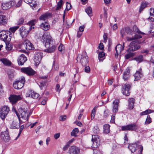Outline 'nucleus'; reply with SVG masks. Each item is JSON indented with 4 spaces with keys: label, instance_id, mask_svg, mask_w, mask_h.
<instances>
[{
    "label": "nucleus",
    "instance_id": "cd10ccee",
    "mask_svg": "<svg viewBox=\"0 0 154 154\" xmlns=\"http://www.w3.org/2000/svg\"><path fill=\"white\" fill-rule=\"evenodd\" d=\"M110 125L108 124H105L103 126V132L105 134H108L110 132Z\"/></svg>",
    "mask_w": 154,
    "mask_h": 154
},
{
    "label": "nucleus",
    "instance_id": "c756f323",
    "mask_svg": "<svg viewBox=\"0 0 154 154\" xmlns=\"http://www.w3.org/2000/svg\"><path fill=\"white\" fill-rule=\"evenodd\" d=\"M20 127V124L17 121H14L11 125V128H18Z\"/></svg>",
    "mask_w": 154,
    "mask_h": 154
},
{
    "label": "nucleus",
    "instance_id": "864d4df0",
    "mask_svg": "<svg viewBox=\"0 0 154 154\" xmlns=\"http://www.w3.org/2000/svg\"><path fill=\"white\" fill-rule=\"evenodd\" d=\"M133 37L134 40H136L142 38V36L140 35L137 34H135Z\"/></svg>",
    "mask_w": 154,
    "mask_h": 154
},
{
    "label": "nucleus",
    "instance_id": "2eb2a0df",
    "mask_svg": "<svg viewBox=\"0 0 154 154\" xmlns=\"http://www.w3.org/2000/svg\"><path fill=\"white\" fill-rule=\"evenodd\" d=\"M21 98V96L20 95H11L9 98L10 102H11L12 104L15 103L18 100H20Z\"/></svg>",
    "mask_w": 154,
    "mask_h": 154
},
{
    "label": "nucleus",
    "instance_id": "a19ab883",
    "mask_svg": "<svg viewBox=\"0 0 154 154\" xmlns=\"http://www.w3.org/2000/svg\"><path fill=\"white\" fill-rule=\"evenodd\" d=\"M105 54L103 52H100L98 54V59L100 61H102L104 59L103 58L104 57Z\"/></svg>",
    "mask_w": 154,
    "mask_h": 154
},
{
    "label": "nucleus",
    "instance_id": "4c0bfd02",
    "mask_svg": "<svg viewBox=\"0 0 154 154\" xmlns=\"http://www.w3.org/2000/svg\"><path fill=\"white\" fill-rule=\"evenodd\" d=\"M85 11L87 14L90 17L92 16V8L91 7L89 6L87 8L85 9Z\"/></svg>",
    "mask_w": 154,
    "mask_h": 154
},
{
    "label": "nucleus",
    "instance_id": "774afa93",
    "mask_svg": "<svg viewBox=\"0 0 154 154\" xmlns=\"http://www.w3.org/2000/svg\"><path fill=\"white\" fill-rule=\"evenodd\" d=\"M150 11H151L150 13V15L151 16L154 17V9L151 8H150Z\"/></svg>",
    "mask_w": 154,
    "mask_h": 154
},
{
    "label": "nucleus",
    "instance_id": "c85d7f7f",
    "mask_svg": "<svg viewBox=\"0 0 154 154\" xmlns=\"http://www.w3.org/2000/svg\"><path fill=\"white\" fill-rule=\"evenodd\" d=\"M11 38L9 35V38L7 40V42H5L6 44V48L7 50L8 51L11 50L12 49V47L11 46V44L9 43V42L11 41Z\"/></svg>",
    "mask_w": 154,
    "mask_h": 154
},
{
    "label": "nucleus",
    "instance_id": "1a4fd4ad",
    "mask_svg": "<svg viewBox=\"0 0 154 154\" xmlns=\"http://www.w3.org/2000/svg\"><path fill=\"white\" fill-rule=\"evenodd\" d=\"M43 57V53L41 52L36 53L34 57V61L35 66L38 65L40 63L41 60Z\"/></svg>",
    "mask_w": 154,
    "mask_h": 154
},
{
    "label": "nucleus",
    "instance_id": "a878e982",
    "mask_svg": "<svg viewBox=\"0 0 154 154\" xmlns=\"http://www.w3.org/2000/svg\"><path fill=\"white\" fill-rule=\"evenodd\" d=\"M134 99L133 98H129L128 100V108L129 109H132L134 107Z\"/></svg>",
    "mask_w": 154,
    "mask_h": 154
},
{
    "label": "nucleus",
    "instance_id": "49530a36",
    "mask_svg": "<svg viewBox=\"0 0 154 154\" xmlns=\"http://www.w3.org/2000/svg\"><path fill=\"white\" fill-rule=\"evenodd\" d=\"M151 122V119L150 117V116L149 115L147 116L146 121L145 122V124L146 125H148Z\"/></svg>",
    "mask_w": 154,
    "mask_h": 154
},
{
    "label": "nucleus",
    "instance_id": "ddd939ff",
    "mask_svg": "<svg viewBox=\"0 0 154 154\" xmlns=\"http://www.w3.org/2000/svg\"><path fill=\"white\" fill-rule=\"evenodd\" d=\"M1 139L5 142H8L10 140V137L9 133L7 131L2 132L1 133Z\"/></svg>",
    "mask_w": 154,
    "mask_h": 154
},
{
    "label": "nucleus",
    "instance_id": "09e8293b",
    "mask_svg": "<svg viewBox=\"0 0 154 154\" xmlns=\"http://www.w3.org/2000/svg\"><path fill=\"white\" fill-rule=\"evenodd\" d=\"M19 26H17L15 27H11L10 28L9 30L13 33H14L19 28Z\"/></svg>",
    "mask_w": 154,
    "mask_h": 154
},
{
    "label": "nucleus",
    "instance_id": "f03ea898",
    "mask_svg": "<svg viewBox=\"0 0 154 154\" xmlns=\"http://www.w3.org/2000/svg\"><path fill=\"white\" fill-rule=\"evenodd\" d=\"M20 48L22 51H25L26 50H30L34 48L33 45L27 39L24 40L20 45Z\"/></svg>",
    "mask_w": 154,
    "mask_h": 154
},
{
    "label": "nucleus",
    "instance_id": "9d476101",
    "mask_svg": "<svg viewBox=\"0 0 154 154\" xmlns=\"http://www.w3.org/2000/svg\"><path fill=\"white\" fill-rule=\"evenodd\" d=\"M10 35L11 34L10 31H2L0 32V39H2L5 42L7 41L8 38V35L7 34Z\"/></svg>",
    "mask_w": 154,
    "mask_h": 154
},
{
    "label": "nucleus",
    "instance_id": "8fccbe9b",
    "mask_svg": "<svg viewBox=\"0 0 154 154\" xmlns=\"http://www.w3.org/2000/svg\"><path fill=\"white\" fill-rule=\"evenodd\" d=\"M95 108H94L91 111V120H92L94 118V116L95 114Z\"/></svg>",
    "mask_w": 154,
    "mask_h": 154
},
{
    "label": "nucleus",
    "instance_id": "6e6d98bb",
    "mask_svg": "<svg viewBox=\"0 0 154 154\" xmlns=\"http://www.w3.org/2000/svg\"><path fill=\"white\" fill-rule=\"evenodd\" d=\"M24 22V19L23 18L20 19L17 22V24L20 25L22 24Z\"/></svg>",
    "mask_w": 154,
    "mask_h": 154
},
{
    "label": "nucleus",
    "instance_id": "2f4dec72",
    "mask_svg": "<svg viewBox=\"0 0 154 154\" xmlns=\"http://www.w3.org/2000/svg\"><path fill=\"white\" fill-rule=\"evenodd\" d=\"M130 77L129 71L128 69L123 73V78L125 81H127Z\"/></svg>",
    "mask_w": 154,
    "mask_h": 154
},
{
    "label": "nucleus",
    "instance_id": "603ef678",
    "mask_svg": "<svg viewBox=\"0 0 154 154\" xmlns=\"http://www.w3.org/2000/svg\"><path fill=\"white\" fill-rule=\"evenodd\" d=\"M58 49L60 51H62L64 49V46L62 44H60L58 47Z\"/></svg>",
    "mask_w": 154,
    "mask_h": 154
},
{
    "label": "nucleus",
    "instance_id": "393cba45",
    "mask_svg": "<svg viewBox=\"0 0 154 154\" xmlns=\"http://www.w3.org/2000/svg\"><path fill=\"white\" fill-rule=\"evenodd\" d=\"M119 102L118 100H115L113 102V106L112 109V111L113 112H118V106L119 105Z\"/></svg>",
    "mask_w": 154,
    "mask_h": 154
},
{
    "label": "nucleus",
    "instance_id": "de8ad7c7",
    "mask_svg": "<svg viewBox=\"0 0 154 154\" xmlns=\"http://www.w3.org/2000/svg\"><path fill=\"white\" fill-rule=\"evenodd\" d=\"M126 32L125 27L122 29L120 30L122 38L124 36L125 33Z\"/></svg>",
    "mask_w": 154,
    "mask_h": 154
},
{
    "label": "nucleus",
    "instance_id": "e433bc0d",
    "mask_svg": "<svg viewBox=\"0 0 154 154\" xmlns=\"http://www.w3.org/2000/svg\"><path fill=\"white\" fill-rule=\"evenodd\" d=\"M128 53L125 55V59H128L134 56L135 55V53Z\"/></svg>",
    "mask_w": 154,
    "mask_h": 154
},
{
    "label": "nucleus",
    "instance_id": "c03bdc74",
    "mask_svg": "<svg viewBox=\"0 0 154 154\" xmlns=\"http://www.w3.org/2000/svg\"><path fill=\"white\" fill-rule=\"evenodd\" d=\"M63 1L60 0V2L57 3V7L56 8V10H58L61 8L62 5Z\"/></svg>",
    "mask_w": 154,
    "mask_h": 154
},
{
    "label": "nucleus",
    "instance_id": "20e7f679",
    "mask_svg": "<svg viewBox=\"0 0 154 154\" xmlns=\"http://www.w3.org/2000/svg\"><path fill=\"white\" fill-rule=\"evenodd\" d=\"M25 82V78L21 77L20 79L16 81L13 83V85L14 88L16 89H19L21 88L24 86Z\"/></svg>",
    "mask_w": 154,
    "mask_h": 154
},
{
    "label": "nucleus",
    "instance_id": "c9c22d12",
    "mask_svg": "<svg viewBox=\"0 0 154 154\" xmlns=\"http://www.w3.org/2000/svg\"><path fill=\"white\" fill-rule=\"evenodd\" d=\"M79 132V129L77 128H75L74 129L71 133V135L72 136H73L75 137L77 136L76 134L78 133Z\"/></svg>",
    "mask_w": 154,
    "mask_h": 154
},
{
    "label": "nucleus",
    "instance_id": "6e6552de",
    "mask_svg": "<svg viewBox=\"0 0 154 154\" xmlns=\"http://www.w3.org/2000/svg\"><path fill=\"white\" fill-rule=\"evenodd\" d=\"M21 71L29 76H32L35 73V71L30 67H23L20 69Z\"/></svg>",
    "mask_w": 154,
    "mask_h": 154
},
{
    "label": "nucleus",
    "instance_id": "6ab92c4d",
    "mask_svg": "<svg viewBox=\"0 0 154 154\" xmlns=\"http://www.w3.org/2000/svg\"><path fill=\"white\" fill-rule=\"evenodd\" d=\"M134 81H138L143 76V74L142 73V69L140 68L139 70L137 71L134 74Z\"/></svg>",
    "mask_w": 154,
    "mask_h": 154
},
{
    "label": "nucleus",
    "instance_id": "412c9836",
    "mask_svg": "<svg viewBox=\"0 0 154 154\" xmlns=\"http://www.w3.org/2000/svg\"><path fill=\"white\" fill-rule=\"evenodd\" d=\"M8 19L6 16L0 15V25H5L7 23Z\"/></svg>",
    "mask_w": 154,
    "mask_h": 154
},
{
    "label": "nucleus",
    "instance_id": "39448f33",
    "mask_svg": "<svg viewBox=\"0 0 154 154\" xmlns=\"http://www.w3.org/2000/svg\"><path fill=\"white\" fill-rule=\"evenodd\" d=\"M32 29L31 26H22L19 29L20 34L22 38H25Z\"/></svg>",
    "mask_w": 154,
    "mask_h": 154
},
{
    "label": "nucleus",
    "instance_id": "0e129e2a",
    "mask_svg": "<svg viewBox=\"0 0 154 154\" xmlns=\"http://www.w3.org/2000/svg\"><path fill=\"white\" fill-rule=\"evenodd\" d=\"M60 136V133H56L54 134V137L55 139H57Z\"/></svg>",
    "mask_w": 154,
    "mask_h": 154
},
{
    "label": "nucleus",
    "instance_id": "ea45409f",
    "mask_svg": "<svg viewBox=\"0 0 154 154\" xmlns=\"http://www.w3.org/2000/svg\"><path fill=\"white\" fill-rule=\"evenodd\" d=\"M133 29L134 32L137 33L139 34H141L143 35L145 34L144 33L142 32L141 31H140L139 30L137 27L136 25H134L133 26Z\"/></svg>",
    "mask_w": 154,
    "mask_h": 154
},
{
    "label": "nucleus",
    "instance_id": "13d9d810",
    "mask_svg": "<svg viewBox=\"0 0 154 154\" xmlns=\"http://www.w3.org/2000/svg\"><path fill=\"white\" fill-rule=\"evenodd\" d=\"M67 116L66 115L61 116L59 118V120L61 121H64L66 118Z\"/></svg>",
    "mask_w": 154,
    "mask_h": 154
},
{
    "label": "nucleus",
    "instance_id": "f704fd0d",
    "mask_svg": "<svg viewBox=\"0 0 154 154\" xmlns=\"http://www.w3.org/2000/svg\"><path fill=\"white\" fill-rule=\"evenodd\" d=\"M147 5V3L146 2H143L140 7L139 11L140 13L146 7Z\"/></svg>",
    "mask_w": 154,
    "mask_h": 154
},
{
    "label": "nucleus",
    "instance_id": "5fc2aeb1",
    "mask_svg": "<svg viewBox=\"0 0 154 154\" xmlns=\"http://www.w3.org/2000/svg\"><path fill=\"white\" fill-rule=\"evenodd\" d=\"M115 114H113L111 116V119L110 120V122L112 123H115Z\"/></svg>",
    "mask_w": 154,
    "mask_h": 154
},
{
    "label": "nucleus",
    "instance_id": "4468645a",
    "mask_svg": "<svg viewBox=\"0 0 154 154\" xmlns=\"http://www.w3.org/2000/svg\"><path fill=\"white\" fill-rule=\"evenodd\" d=\"M19 116L24 119L27 120V121L29 117V115L28 114V112L26 111H25L23 109H21L19 112Z\"/></svg>",
    "mask_w": 154,
    "mask_h": 154
},
{
    "label": "nucleus",
    "instance_id": "69168bd1",
    "mask_svg": "<svg viewBox=\"0 0 154 154\" xmlns=\"http://www.w3.org/2000/svg\"><path fill=\"white\" fill-rule=\"evenodd\" d=\"M137 147L140 149V154H142V152L143 149V146L141 145L138 144Z\"/></svg>",
    "mask_w": 154,
    "mask_h": 154
},
{
    "label": "nucleus",
    "instance_id": "bb28decb",
    "mask_svg": "<svg viewBox=\"0 0 154 154\" xmlns=\"http://www.w3.org/2000/svg\"><path fill=\"white\" fill-rule=\"evenodd\" d=\"M0 60L5 65L10 66L11 65V62L6 58H3L1 59Z\"/></svg>",
    "mask_w": 154,
    "mask_h": 154
},
{
    "label": "nucleus",
    "instance_id": "4be33fe9",
    "mask_svg": "<svg viewBox=\"0 0 154 154\" xmlns=\"http://www.w3.org/2000/svg\"><path fill=\"white\" fill-rule=\"evenodd\" d=\"M138 144H139V142H137L134 144H130L128 146V148L132 152H134L136 150V147H137Z\"/></svg>",
    "mask_w": 154,
    "mask_h": 154
},
{
    "label": "nucleus",
    "instance_id": "4d7b16f0",
    "mask_svg": "<svg viewBox=\"0 0 154 154\" xmlns=\"http://www.w3.org/2000/svg\"><path fill=\"white\" fill-rule=\"evenodd\" d=\"M35 21L36 20H32L29 21L28 23V24L29 25V26H31L32 27V26L34 25V23L35 22Z\"/></svg>",
    "mask_w": 154,
    "mask_h": 154
},
{
    "label": "nucleus",
    "instance_id": "3c124183",
    "mask_svg": "<svg viewBox=\"0 0 154 154\" xmlns=\"http://www.w3.org/2000/svg\"><path fill=\"white\" fill-rule=\"evenodd\" d=\"M126 33L129 34H132V31L129 27H125Z\"/></svg>",
    "mask_w": 154,
    "mask_h": 154
},
{
    "label": "nucleus",
    "instance_id": "a18cd8bd",
    "mask_svg": "<svg viewBox=\"0 0 154 154\" xmlns=\"http://www.w3.org/2000/svg\"><path fill=\"white\" fill-rule=\"evenodd\" d=\"M66 9H65L64 12V13L63 16V23H65V14H66V12L67 11V2H66Z\"/></svg>",
    "mask_w": 154,
    "mask_h": 154
},
{
    "label": "nucleus",
    "instance_id": "bf43d9fd",
    "mask_svg": "<svg viewBox=\"0 0 154 154\" xmlns=\"http://www.w3.org/2000/svg\"><path fill=\"white\" fill-rule=\"evenodd\" d=\"M90 71V67L88 66H86L85 68V71L87 73H89Z\"/></svg>",
    "mask_w": 154,
    "mask_h": 154
},
{
    "label": "nucleus",
    "instance_id": "9b49d317",
    "mask_svg": "<svg viewBox=\"0 0 154 154\" xmlns=\"http://www.w3.org/2000/svg\"><path fill=\"white\" fill-rule=\"evenodd\" d=\"M92 141L93 143L92 146L94 148L97 147L100 145V140L98 135H92Z\"/></svg>",
    "mask_w": 154,
    "mask_h": 154
},
{
    "label": "nucleus",
    "instance_id": "aec40b11",
    "mask_svg": "<svg viewBox=\"0 0 154 154\" xmlns=\"http://www.w3.org/2000/svg\"><path fill=\"white\" fill-rule=\"evenodd\" d=\"M124 43L123 44V45L119 44L117 45L115 48V50H116V54H115V56L117 57L119 54L121 52L124 50Z\"/></svg>",
    "mask_w": 154,
    "mask_h": 154
},
{
    "label": "nucleus",
    "instance_id": "72a5a7b5",
    "mask_svg": "<svg viewBox=\"0 0 154 154\" xmlns=\"http://www.w3.org/2000/svg\"><path fill=\"white\" fill-rule=\"evenodd\" d=\"M2 7L3 10H6L11 7V5H10V3L8 2L6 3H2Z\"/></svg>",
    "mask_w": 154,
    "mask_h": 154
},
{
    "label": "nucleus",
    "instance_id": "0eeeda50",
    "mask_svg": "<svg viewBox=\"0 0 154 154\" xmlns=\"http://www.w3.org/2000/svg\"><path fill=\"white\" fill-rule=\"evenodd\" d=\"M137 129L138 127L135 123H133L125 126H123L122 127V130L123 131H135Z\"/></svg>",
    "mask_w": 154,
    "mask_h": 154
},
{
    "label": "nucleus",
    "instance_id": "473e14b6",
    "mask_svg": "<svg viewBox=\"0 0 154 154\" xmlns=\"http://www.w3.org/2000/svg\"><path fill=\"white\" fill-rule=\"evenodd\" d=\"M88 62L87 58L85 57H84L81 59V62L82 64L84 66H85L87 65V64L88 63Z\"/></svg>",
    "mask_w": 154,
    "mask_h": 154
},
{
    "label": "nucleus",
    "instance_id": "58836bf2",
    "mask_svg": "<svg viewBox=\"0 0 154 154\" xmlns=\"http://www.w3.org/2000/svg\"><path fill=\"white\" fill-rule=\"evenodd\" d=\"M134 60H135L138 63L142 62L143 60V56L140 55L134 58Z\"/></svg>",
    "mask_w": 154,
    "mask_h": 154
},
{
    "label": "nucleus",
    "instance_id": "423d86ee",
    "mask_svg": "<svg viewBox=\"0 0 154 154\" xmlns=\"http://www.w3.org/2000/svg\"><path fill=\"white\" fill-rule=\"evenodd\" d=\"M9 107L4 106L0 109V117L2 119H4L9 112Z\"/></svg>",
    "mask_w": 154,
    "mask_h": 154
},
{
    "label": "nucleus",
    "instance_id": "5701e85b",
    "mask_svg": "<svg viewBox=\"0 0 154 154\" xmlns=\"http://www.w3.org/2000/svg\"><path fill=\"white\" fill-rule=\"evenodd\" d=\"M40 27L44 30L47 31L50 29V26L49 24L46 21L44 23H42L40 25Z\"/></svg>",
    "mask_w": 154,
    "mask_h": 154
},
{
    "label": "nucleus",
    "instance_id": "e2e57ef3",
    "mask_svg": "<svg viewBox=\"0 0 154 154\" xmlns=\"http://www.w3.org/2000/svg\"><path fill=\"white\" fill-rule=\"evenodd\" d=\"M109 112L108 110H105L104 111L103 116L105 117H106L109 115Z\"/></svg>",
    "mask_w": 154,
    "mask_h": 154
},
{
    "label": "nucleus",
    "instance_id": "7c9ffc66",
    "mask_svg": "<svg viewBox=\"0 0 154 154\" xmlns=\"http://www.w3.org/2000/svg\"><path fill=\"white\" fill-rule=\"evenodd\" d=\"M50 15L49 13H46L45 14L41 15L39 17V19L41 20H46L49 18Z\"/></svg>",
    "mask_w": 154,
    "mask_h": 154
},
{
    "label": "nucleus",
    "instance_id": "f257e3e1",
    "mask_svg": "<svg viewBox=\"0 0 154 154\" xmlns=\"http://www.w3.org/2000/svg\"><path fill=\"white\" fill-rule=\"evenodd\" d=\"M45 46L47 48L44 50V51L49 53H51L54 52L56 47L54 45H53L51 43L52 42V38L49 36H48V38H45Z\"/></svg>",
    "mask_w": 154,
    "mask_h": 154
},
{
    "label": "nucleus",
    "instance_id": "f8f14e48",
    "mask_svg": "<svg viewBox=\"0 0 154 154\" xmlns=\"http://www.w3.org/2000/svg\"><path fill=\"white\" fill-rule=\"evenodd\" d=\"M131 86L129 84H124L122 85V94L128 96L129 95L130 92H129L130 90Z\"/></svg>",
    "mask_w": 154,
    "mask_h": 154
},
{
    "label": "nucleus",
    "instance_id": "7ed1b4c3",
    "mask_svg": "<svg viewBox=\"0 0 154 154\" xmlns=\"http://www.w3.org/2000/svg\"><path fill=\"white\" fill-rule=\"evenodd\" d=\"M141 42L138 40H135L132 42L130 44L128 50V52H132L140 48L139 45Z\"/></svg>",
    "mask_w": 154,
    "mask_h": 154
},
{
    "label": "nucleus",
    "instance_id": "680f3d73",
    "mask_svg": "<svg viewBox=\"0 0 154 154\" xmlns=\"http://www.w3.org/2000/svg\"><path fill=\"white\" fill-rule=\"evenodd\" d=\"M85 27V26L84 25L80 26L79 27L78 31L83 32L84 31Z\"/></svg>",
    "mask_w": 154,
    "mask_h": 154
},
{
    "label": "nucleus",
    "instance_id": "dca6fc26",
    "mask_svg": "<svg viewBox=\"0 0 154 154\" xmlns=\"http://www.w3.org/2000/svg\"><path fill=\"white\" fill-rule=\"evenodd\" d=\"M27 58L23 54H22L19 57L17 62L19 65H22L27 60Z\"/></svg>",
    "mask_w": 154,
    "mask_h": 154
},
{
    "label": "nucleus",
    "instance_id": "b1692460",
    "mask_svg": "<svg viewBox=\"0 0 154 154\" xmlns=\"http://www.w3.org/2000/svg\"><path fill=\"white\" fill-rule=\"evenodd\" d=\"M24 2L27 4H30V6L34 9L37 6V4L35 2H34L32 0H24Z\"/></svg>",
    "mask_w": 154,
    "mask_h": 154
},
{
    "label": "nucleus",
    "instance_id": "052dcab7",
    "mask_svg": "<svg viewBox=\"0 0 154 154\" xmlns=\"http://www.w3.org/2000/svg\"><path fill=\"white\" fill-rule=\"evenodd\" d=\"M99 129L97 126L94 127L93 131L95 133H97L99 132Z\"/></svg>",
    "mask_w": 154,
    "mask_h": 154
},
{
    "label": "nucleus",
    "instance_id": "37998d69",
    "mask_svg": "<svg viewBox=\"0 0 154 154\" xmlns=\"http://www.w3.org/2000/svg\"><path fill=\"white\" fill-rule=\"evenodd\" d=\"M152 112V110L151 109H147L146 111L141 112L140 113V115L141 116H143L146 115H147L148 113H150Z\"/></svg>",
    "mask_w": 154,
    "mask_h": 154
},
{
    "label": "nucleus",
    "instance_id": "338daca9",
    "mask_svg": "<svg viewBox=\"0 0 154 154\" xmlns=\"http://www.w3.org/2000/svg\"><path fill=\"white\" fill-rule=\"evenodd\" d=\"M98 48L99 49L101 50H103L104 49V45H103V44L102 43H100L99 45L98 46Z\"/></svg>",
    "mask_w": 154,
    "mask_h": 154
},
{
    "label": "nucleus",
    "instance_id": "a211bd4d",
    "mask_svg": "<svg viewBox=\"0 0 154 154\" xmlns=\"http://www.w3.org/2000/svg\"><path fill=\"white\" fill-rule=\"evenodd\" d=\"M69 151L70 154H77L79 153L80 150L78 147L72 146L69 148Z\"/></svg>",
    "mask_w": 154,
    "mask_h": 154
},
{
    "label": "nucleus",
    "instance_id": "79ce46f5",
    "mask_svg": "<svg viewBox=\"0 0 154 154\" xmlns=\"http://www.w3.org/2000/svg\"><path fill=\"white\" fill-rule=\"evenodd\" d=\"M40 81L38 82V85H39V87L42 89V87L45 86L46 84V81H42L39 80Z\"/></svg>",
    "mask_w": 154,
    "mask_h": 154
},
{
    "label": "nucleus",
    "instance_id": "f3484780",
    "mask_svg": "<svg viewBox=\"0 0 154 154\" xmlns=\"http://www.w3.org/2000/svg\"><path fill=\"white\" fill-rule=\"evenodd\" d=\"M26 97H30L34 99H37L39 96V94L32 91H29L26 94Z\"/></svg>",
    "mask_w": 154,
    "mask_h": 154
}]
</instances>
